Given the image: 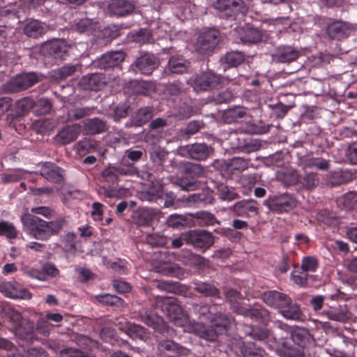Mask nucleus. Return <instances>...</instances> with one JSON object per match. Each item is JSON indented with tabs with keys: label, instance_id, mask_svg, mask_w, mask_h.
Returning a JSON list of instances; mask_svg holds the SVG:
<instances>
[{
	"label": "nucleus",
	"instance_id": "1",
	"mask_svg": "<svg viewBox=\"0 0 357 357\" xmlns=\"http://www.w3.org/2000/svg\"><path fill=\"white\" fill-rule=\"evenodd\" d=\"M21 221L26 233L33 238L47 241L52 236L58 235L67 226L63 217H59L52 221H46L36 215L24 214Z\"/></svg>",
	"mask_w": 357,
	"mask_h": 357
},
{
	"label": "nucleus",
	"instance_id": "2",
	"mask_svg": "<svg viewBox=\"0 0 357 357\" xmlns=\"http://www.w3.org/2000/svg\"><path fill=\"white\" fill-rule=\"evenodd\" d=\"M263 302L278 312L285 319L294 321L303 319V313L300 305L294 303L291 298L277 290H268L262 292L259 297Z\"/></svg>",
	"mask_w": 357,
	"mask_h": 357
},
{
	"label": "nucleus",
	"instance_id": "3",
	"mask_svg": "<svg viewBox=\"0 0 357 357\" xmlns=\"http://www.w3.org/2000/svg\"><path fill=\"white\" fill-rule=\"evenodd\" d=\"M226 299L230 303L232 311L238 314L264 324H267L270 321L271 312L269 310L257 303L253 305L242 303V294L237 290L233 289L227 290Z\"/></svg>",
	"mask_w": 357,
	"mask_h": 357
},
{
	"label": "nucleus",
	"instance_id": "4",
	"mask_svg": "<svg viewBox=\"0 0 357 357\" xmlns=\"http://www.w3.org/2000/svg\"><path fill=\"white\" fill-rule=\"evenodd\" d=\"M211 326H206L204 324L197 322H190V330L208 341L216 340L220 334L223 333L230 326V319L221 312H215L211 319Z\"/></svg>",
	"mask_w": 357,
	"mask_h": 357
},
{
	"label": "nucleus",
	"instance_id": "5",
	"mask_svg": "<svg viewBox=\"0 0 357 357\" xmlns=\"http://www.w3.org/2000/svg\"><path fill=\"white\" fill-rule=\"evenodd\" d=\"M155 306L160 308L175 325L183 326L187 321V316L180 302L174 297L156 296Z\"/></svg>",
	"mask_w": 357,
	"mask_h": 357
},
{
	"label": "nucleus",
	"instance_id": "6",
	"mask_svg": "<svg viewBox=\"0 0 357 357\" xmlns=\"http://www.w3.org/2000/svg\"><path fill=\"white\" fill-rule=\"evenodd\" d=\"M188 84L197 92H203L217 88L221 84V77L211 71L192 75Z\"/></svg>",
	"mask_w": 357,
	"mask_h": 357
},
{
	"label": "nucleus",
	"instance_id": "7",
	"mask_svg": "<svg viewBox=\"0 0 357 357\" xmlns=\"http://www.w3.org/2000/svg\"><path fill=\"white\" fill-rule=\"evenodd\" d=\"M39 76L33 72L24 73L17 75L3 86L6 93H13L24 91L38 83Z\"/></svg>",
	"mask_w": 357,
	"mask_h": 357
},
{
	"label": "nucleus",
	"instance_id": "8",
	"mask_svg": "<svg viewBox=\"0 0 357 357\" xmlns=\"http://www.w3.org/2000/svg\"><path fill=\"white\" fill-rule=\"evenodd\" d=\"M263 205L278 213H287L297 206L296 199L289 193L269 196L264 201Z\"/></svg>",
	"mask_w": 357,
	"mask_h": 357
},
{
	"label": "nucleus",
	"instance_id": "9",
	"mask_svg": "<svg viewBox=\"0 0 357 357\" xmlns=\"http://www.w3.org/2000/svg\"><path fill=\"white\" fill-rule=\"evenodd\" d=\"M204 174V169L199 164H190L185 170L182 177L176 179V183L183 190H196L199 185L198 178Z\"/></svg>",
	"mask_w": 357,
	"mask_h": 357
},
{
	"label": "nucleus",
	"instance_id": "10",
	"mask_svg": "<svg viewBox=\"0 0 357 357\" xmlns=\"http://www.w3.org/2000/svg\"><path fill=\"white\" fill-rule=\"evenodd\" d=\"M219 41V31L210 29L199 35L196 43V50L200 54H208L213 51Z\"/></svg>",
	"mask_w": 357,
	"mask_h": 357
},
{
	"label": "nucleus",
	"instance_id": "11",
	"mask_svg": "<svg viewBox=\"0 0 357 357\" xmlns=\"http://www.w3.org/2000/svg\"><path fill=\"white\" fill-rule=\"evenodd\" d=\"M187 244L195 248L206 250L214 243V236L211 232L204 229L190 230L186 232Z\"/></svg>",
	"mask_w": 357,
	"mask_h": 357
},
{
	"label": "nucleus",
	"instance_id": "12",
	"mask_svg": "<svg viewBox=\"0 0 357 357\" xmlns=\"http://www.w3.org/2000/svg\"><path fill=\"white\" fill-rule=\"evenodd\" d=\"M214 8L219 12L221 17H235L238 13L245 10L243 0H217Z\"/></svg>",
	"mask_w": 357,
	"mask_h": 357
},
{
	"label": "nucleus",
	"instance_id": "13",
	"mask_svg": "<svg viewBox=\"0 0 357 357\" xmlns=\"http://www.w3.org/2000/svg\"><path fill=\"white\" fill-rule=\"evenodd\" d=\"M140 320L149 327L153 328L155 331L165 335L168 333L169 328L163 318L158 316L152 310L142 309L139 312Z\"/></svg>",
	"mask_w": 357,
	"mask_h": 357
},
{
	"label": "nucleus",
	"instance_id": "14",
	"mask_svg": "<svg viewBox=\"0 0 357 357\" xmlns=\"http://www.w3.org/2000/svg\"><path fill=\"white\" fill-rule=\"evenodd\" d=\"M231 211L238 217L250 218L259 213V204L254 199H242L231 207Z\"/></svg>",
	"mask_w": 357,
	"mask_h": 357
},
{
	"label": "nucleus",
	"instance_id": "15",
	"mask_svg": "<svg viewBox=\"0 0 357 357\" xmlns=\"http://www.w3.org/2000/svg\"><path fill=\"white\" fill-rule=\"evenodd\" d=\"M10 330L18 339L26 342L33 343L38 340L34 323L26 319L13 325Z\"/></svg>",
	"mask_w": 357,
	"mask_h": 357
},
{
	"label": "nucleus",
	"instance_id": "16",
	"mask_svg": "<svg viewBox=\"0 0 357 357\" xmlns=\"http://www.w3.org/2000/svg\"><path fill=\"white\" fill-rule=\"evenodd\" d=\"M69 47L63 40H55L44 43L41 47L42 53L55 59L64 60L68 52Z\"/></svg>",
	"mask_w": 357,
	"mask_h": 357
},
{
	"label": "nucleus",
	"instance_id": "17",
	"mask_svg": "<svg viewBox=\"0 0 357 357\" xmlns=\"http://www.w3.org/2000/svg\"><path fill=\"white\" fill-rule=\"evenodd\" d=\"M40 174L48 181L61 183L64 181L65 170L51 162H45L39 170Z\"/></svg>",
	"mask_w": 357,
	"mask_h": 357
},
{
	"label": "nucleus",
	"instance_id": "18",
	"mask_svg": "<svg viewBox=\"0 0 357 357\" xmlns=\"http://www.w3.org/2000/svg\"><path fill=\"white\" fill-rule=\"evenodd\" d=\"M237 33L238 39L244 45H255L264 40V31L253 26L240 28Z\"/></svg>",
	"mask_w": 357,
	"mask_h": 357
},
{
	"label": "nucleus",
	"instance_id": "19",
	"mask_svg": "<svg viewBox=\"0 0 357 357\" xmlns=\"http://www.w3.org/2000/svg\"><path fill=\"white\" fill-rule=\"evenodd\" d=\"M106 77L101 73L87 74L82 77L79 86L86 91H100L106 84Z\"/></svg>",
	"mask_w": 357,
	"mask_h": 357
},
{
	"label": "nucleus",
	"instance_id": "20",
	"mask_svg": "<svg viewBox=\"0 0 357 357\" xmlns=\"http://www.w3.org/2000/svg\"><path fill=\"white\" fill-rule=\"evenodd\" d=\"M301 55V52L293 46L280 45L276 48L273 56L277 62L289 63L297 60Z\"/></svg>",
	"mask_w": 357,
	"mask_h": 357
},
{
	"label": "nucleus",
	"instance_id": "21",
	"mask_svg": "<svg viewBox=\"0 0 357 357\" xmlns=\"http://www.w3.org/2000/svg\"><path fill=\"white\" fill-rule=\"evenodd\" d=\"M158 58L152 54H145L138 57L134 63L136 69L146 75H151L158 67Z\"/></svg>",
	"mask_w": 357,
	"mask_h": 357
},
{
	"label": "nucleus",
	"instance_id": "22",
	"mask_svg": "<svg viewBox=\"0 0 357 357\" xmlns=\"http://www.w3.org/2000/svg\"><path fill=\"white\" fill-rule=\"evenodd\" d=\"M126 54L123 51L107 52L101 56L98 61V66L105 70L119 68L124 61Z\"/></svg>",
	"mask_w": 357,
	"mask_h": 357
},
{
	"label": "nucleus",
	"instance_id": "23",
	"mask_svg": "<svg viewBox=\"0 0 357 357\" xmlns=\"http://www.w3.org/2000/svg\"><path fill=\"white\" fill-rule=\"evenodd\" d=\"M164 195L162 180L155 179L151 181L148 188L142 191L140 194L142 200L148 202H155L158 199L162 198Z\"/></svg>",
	"mask_w": 357,
	"mask_h": 357
},
{
	"label": "nucleus",
	"instance_id": "24",
	"mask_svg": "<svg viewBox=\"0 0 357 357\" xmlns=\"http://www.w3.org/2000/svg\"><path fill=\"white\" fill-rule=\"evenodd\" d=\"M185 150L190 158L196 160H206L213 151V149L204 143H195L187 145Z\"/></svg>",
	"mask_w": 357,
	"mask_h": 357
},
{
	"label": "nucleus",
	"instance_id": "25",
	"mask_svg": "<svg viewBox=\"0 0 357 357\" xmlns=\"http://www.w3.org/2000/svg\"><path fill=\"white\" fill-rule=\"evenodd\" d=\"M79 132V126L76 124L68 125L58 132L55 140L62 145L68 144L77 139Z\"/></svg>",
	"mask_w": 357,
	"mask_h": 357
},
{
	"label": "nucleus",
	"instance_id": "26",
	"mask_svg": "<svg viewBox=\"0 0 357 357\" xmlns=\"http://www.w3.org/2000/svg\"><path fill=\"white\" fill-rule=\"evenodd\" d=\"M83 132L86 135H97L107 130V122L98 117L86 119L82 121Z\"/></svg>",
	"mask_w": 357,
	"mask_h": 357
},
{
	"label": "nucleus",
	"instance_id": "27",
	"mask_svg": "<svg viewBox=\"0 0 357 357\" xmlns=\"http://www.w3.org/2000/svg\"><path fill=\"white\" fill-rule=\"evenodd\" d=\"M108 8L113 15L122 17L131 13L135 6L128 0H113L109 3Z\"/></svg>",
	"mask_w": 357,
	"mask_h": 357
},
{
	"label": "nucleus",
	"instance_id": "28",
	"mask_svg": "<svg viewBox=\"0 0 357 357\" xmlns=\"http://www.w3.org/2000/svg\"><path fill=\"white\" fill-rule=\"evenodd\" d=\"M349 27L347 24L341 21H335L329 24L326 27V33L328 37L333 40H342L349 35Z\"/></svg>",
	"mask_w": 357,
	"mask_h": 357
},
{
	"label": "nucleus",
	"instance_id": "29",
	"mask_svg": "<svg viewBox=\"0 0 357 357\" xmlns=\"http://www.w3.org/2000/svg\"><path fill=\"white\" fill-rule=\"evenodd\" d=\"M249 116L247 109L243 107H234L224 111L222 119L226 123L242 121Z\"/></svg>",
	"mask_w": 357,
	"mask_h": 357
},
{
	"label": "nucleus",
	"instance_id": "30",
	"mask_svg": "<svg viewBox=\"0 0 357 357\" xmlns=\"http://www.w3.org/2000/svg\"><path fill=\"white\" fill-rule=\"evenodd\" d=\"M192 284L193 289L205 297L221 298L220 289L211 282L197 281Z\"/></svg>",
	"mask_w": 357,
	"mask_h": 357
},
{
	"label": "nucleus",
	"instance_id": "31",
	"mask_svg": "<svg viewBox=\"0 0 357 357\" xmlns=\"http://www.w3.org/2000/svg\"><path fill=\"white\" fill-rule=\"evenodd\" d=\"M167 155L168 152L160 147L153 149L150 152V160L153 163V171L154 172H159L163 175L164 163L166 162Z\"/></svg>",
	"mask_w": 357,
	"mask_h": 357
},
{
	"label": "nucleus",
	"instance_id": "32",
	"mask_svg": "<svg viewBox=\"0 0 357 357\" xmlns=\"http://www.w3.org/2000/svg\"><path fill=\"white\" fill-rule=\"evenodd\" d=\"M190 66V62L185 59L182 56L176 55L169 58L167 69L171 73L183 74L186 73Z\"/></svg>",
	"mask_w": 357,
	"mask_h": 357
},
{
	"label": "nucleus",
	"instance_id": "33",
	"mask_svg": "<svg viewBox=\"0 0 357 357\" xmlns=\"http://www.w3.org/2000/svg\"><path fill=\"white\" fill-rule=\"evenodd\" d=\"M242 357H265V350L254 342H243L240 346Z\"/></svg>",
	"mask_w": 357,
	"mask_h": 357
},
{
	"label": "nucleus",
	"instance_id": "34",
	"mask_svg": "<svg viewBox=\"0 0 357 357\" xmlns=\"http://www.w3.org/2000/svg\"><path fill=\"white\" fill-rule=\"evenodd\" d=\"M95 301L105 306L122 307L124 305V300L116 295L102 294L94 296Z\"/></svg>",
	"mask_w": 357,
	"mask_h": 357
},
{
	"label": "nucleus",
	"instance_id": "35",
	"mask_svg": "<svg viewBox=\"0 0 357 357\" xmlns=\"http://www.w3.org/2000/svg\"><path fill=\"white\" fill-rule=\"evenodd\" d=\"M125 333L132 339H139L144 340L148 337L146 329L135 323L127 322L123 326Z\"/></svg>",
	"mask_w": 357,
	"mask_h": 357
},
{
	"label": "nucleus",
	"instance_id": "36",
	"mask_svg": "<svg viewBox=\"0 0 357 357\" xmlns=\"http://www.w3.org/2000/svg\"><path fill=\"white\" fill-rule=\"evenodd\" d=\"M24 33L29 37L37 38L45 34V29L41 22L34 20L25 25Z\"/></svg>",
	"mask_w": 357,
	"mask_h": 357
},
{
	"label": "nucleus",
	"instance_id": "37",
	"mask_svg": "<svg viewBox=\"0 0 357 357\" xmlns=\"http://www.w3.org/2000/svg\"><path fill=\"white\" fill-rule=\"evenodd\" d=\"M153 116V110L151 107H144L138 109L132 117V121L135 126L139 127L146 124Z\"/></svg>",
	"mask_w": 357,
	"mask_h": 357
},
{
	"label": "nucleus",
	"instance_id": "38",
	"mask_svg": "<svg viewBox=\"0 0 357 357\" xmlns=\"http://www.w3.org/2000/svg\"><path fill=\"white\" fill-rule=\"evenodd\" d=\"M159 215V211L152 208H142L137 218V224L140 226L149 225Z\"/></svg>",
	"mask_w": 357,
	"mask_h": 357
},
{
	"label": "nucleus",
	"instance_id": "39",
	"mask_svg": "<svg viewBox=\"0 0 357 357\" xmlns=\"http://www.w3.org/2000/svg\"><path fill=\"white\" fill-rule=\"evenodd\" d=\"M213 200V192L209 190H202L199 193H194L189 197V201L197 205L211 204Z\"/></svg>",
	"mask_w": 357,
	"mask_h": 357
},
{
	"label": "nucleus",
	"instance_id": "40",
	"mask_svg": "<svg viewBox=\"0 0 357 357\" xmlns=\"http://www.w3.org/2000/svg\"><path fill=\"white\" fill-rule=\"evenodd\" d=\"M245 333L253 339L261 341L268 339L270 335V331L268 328L253 326H246Z\"/></svg>",
	"mask_w": 357,
	"mask_h": 357
},
{
	"label": "nucleus",
	"instance_id": "41",
	"mask_svg": "<svg viewBox=\"0 0 357 357\" xmlns=\"http://www.w3.org/2000/svg\"><path fill=\"white\" fill-rule=\"evenodd\" d=\"M197 223L201 227L213 226L215 224L220 225V221L215 215L207 211H199L194 215Z\"/></svg>",
	"mask_w": 357,
	"mask_h": 357
},
{
	"label": "nucleus",
	"instance_id": "42",
	"mask_svg": "<svg viewBox=\"0 0 357 357\" xmlns=\"http://www.w3.org/2000/svg\"><path fill=\"white\" fill-rule=\"evenodd\" d=\"M230 140L237 139L238 143L236 144H233L236 149H241L242 151L245 153H252L257 151L259 146L256 143L245 142L244 139L241 141L240 138L237 136L236 132L231 133L229 135Z\"/></svg>",
	"mask_w": 357,
	"mask_h": 357
},
{
	"label": "nucleus",
	"instance_id": "43",
	"mask_svg": "<svg viewBox=\"0 0 357 357\" xmlns=\"http://www.w3.org/2000/svg\"><path fill=\"white\" fill-rule=\"evenodd\" d=\"M135 176L149 181H153L155 179H164V175H162L159 172H154V171H153V167H149L146 165L143 166L140 169H137V172Z\"/></svg>",
	"mask_w": 357,
	"mask_h": 357
},
{
	"label": "nucleus",
	"instance_id": "44",
	"mask_svg": "<svg viewBox=\"0 0 357 357\" xmlns=\"http://www.w3.org/2000/svg\"><path fill=\"white\" fill-rule=\"evenodd\" d=\"M308 273L302 270L298 266H294V270L291 273L292 281L299 287H306L307 285Z\"/></svg>",
	"mask_w": 357,
	"mask_h": 357
},
{
	"label": "nucleus",
	"instance_id": "45",
	"mask_svg": "<svg viewBox=\"0 0 357 357\" xmlns=\"http://www.w3.org/2000/svg\"><path fill=\"white\" fill-rule=\"evenodd\" d=\"M300 183L307 190L315 188L319 183V178L317 173H305L300 178Z\"/></svg>",
	"mask_w": 357,
	"mask_h": 357
},
{
	"label": "nucleus",
	"instance_id": "46",
	"mask_svg": "<svg viewBox=\"0 0 357 357\" xmlns=\"http://www.w3.org/2000/svg\"><path fill=\"white\" fill-rule=\"evenodd\" d=\"M52 105L51 102L45 98H41L34 102L33 113L36 115H45L52 110Z\"/></svg>",
	"mask_w": 357,
	"mask_h": 357
},
{
	"label": "nucleus",
	"instance_id": "47",
	"mask_svg": "<svg viewBox=\"0 0 357 357\" xmlns=\"http://www.w3.org/2000/svg\"><path fill=\"white\" fill-rule=\"evenodd\" d=\"M218 192L220 199L223 201L231 202L240 197L234 188L225 185L218 186Z\"/></svg>",
	"mask_w": 357,
	"mask_h": 357
},
{
	"label": "nucleus",
	"instance_id": "48",
	"mask_svg": "<svg viewBox=\"0 0 357 357\" xmlns=\"http://www.w3.org/2000/svg\"><path fill=\"white\" fill-rule=\"evenodd\" d=\"M183 347L178 344L170 340H164L160 341L158 344V349L160 353H165L166 351H172L176 354L181 352Z\"/></svg>",
	"mask_w": 357,
	"mask_h": 357
},
{
	"label": "nucleus",
	"instance_id": "49",
	"mask_svg": "<svg viewBox=\"0 0 357 357\" xmlns=\"http://www.w3.org/2000/svg\"><path fill=\"white\" fill-rule=\"evenodd\" d=\"M115 167L119 177L121 176H134L137 172V168L134 164L127 163L123 159L120 165Z\"/></svg>",
	"mask_w": 357,
	"mask_h": 357
},
{
	"label": "nucleus",
	"instance_id": "50",
	"mask_svg": "<svg viewBox=\"0 0 357 357\" xmlns=\"http://www.w3.org/2000/svg\"><path fill=\"white\" fill-rule=\"evenodd\" d=\"M96 27V23L89 18L81 19L75 24V29L80 33H91Z\"/></svg>",
	"mask_w": 357,
	"mask_h": 357
},
{
	"label": "nucleus",
	"instance_id": "51",
	"mask_svg": "<svg viewBox=\"0 0 357 357\" xmlns=\"http://www.w3.org/2000/svg\"><path fill=\"white\" fill-rule=\"evenodd\" d=\"M224 59L229 66L236 67L244 62L245 56L241 52H230L225 54Z\"/></svg>",
	"mask_w": 357,
	"mask_h": 357
},
{
	"label": "nucleus",
	"instance_id": "52",
	"mask_svg": "<svg viewBox=\"0 0 357 357\" xmlns=\"http://www.w3.org/2000/svg\"><path fill=\"white\" fill-rule=\"evenodd\" d=\"M0 236L13 239L17 236V231L13 223L7 221H0Z\"/></svg>",
	"mask_w": 357,
	"mask_h": 357
},
{
	"label": "nucleus",
	"instance_id": "53",
	"mask_svg": "<svg viewBox=\"0 0 357 357\" xmlns=\"http://www.w3.org/2000/svg\"><path fill=\"white\" fill-rule=\"evenodd\" d=\"M317 220L319 223L326 226H331L336 222L335 215L327 209L319 210L316 215Z\"/></svg>",
	"mask_w": 357,
	"mask_h": 357
},
{
	"label": "nucleus",
	"instance_id": "54",
	"mask_svg": "<svg viewBox=\"0 0 357 357\" xmlns=\"http://www.w3.org/2000/svg\"><path fill=\"white\" fill-rule=\"evenodd\" d=\"M16 107L20 115H24L31 110L33 112L34 101L29 97L22 98L16 102Z\"/></svg>",
	"mask_w": 357,
	"mask_h": 357
},
{
	"label": "nucleus",
	"instance_id": "55",
	"mask_svg": "<svg viewBox=\"0 0 357 357\" xmlns=\"http://www.w3.org/2000/svg\"><path fill=\"white\" fill-rule=\"evenodd\" d=\"M98 144L96 140L92 138H84L78 143V149L79 151L86 153H93L97 151Z\"/></svg>",
	"mask_w": 357,
	"mask_h": 357
},
{
	"label": "nucleus",
	"instance_id": "56",
	"mask_svg": "<svg viewBox=\"0 0 357 357\" xmlns=\"http://www.w3.org/2000/svg\"><path fill=\"white\" fill-rule=\"evenodd\" d=\"M146 156V151L143 149H129L125 151L123 160L127 162L128 160L131 161L132 164L139 162L142 159L143 157Z\"/></svg>",
	"mask_w": 357,
	"mask_h": 357
},
{
	"label": "nucleus",
	"instance_id": "57",
	"mask_svg": "<svg viewBox=\"0 0 357 357\" xmlns=\"http://www.w3.org/2000/svg\"><path fill=\"white\" fill-rule=\"evenodd\" d=\"M319 266V261L316 257L306 256L302 259L301 269L309 272H315Z\"/></svg>",
	"mask_w": 357,
	"mask_h": 357
},
{
	"label": "nucleus",
	"instance_id": "58",
	"mask_svg": "<svg viewBox=\"0 0 357 357\" xmlns=\"http://www.w3.org/2000/svg\"><path fill=\"white\" fill-rule=\"evenodd\" d=\"M129 109V105L126 104H119L114 108L111 114V116L114 121L119 122L122 119H125L128 116Z\"/></svg>",
	"mask_w": 357,
	"mask_h": 357
},
{
	"label": "nucleus",
	"instance_id": "59",
	"mask_svg": "<svg viewBox=\"0 0 357 357\" xmlns=\"http://www.w3.org/2000/svg\"><path fill=\"white\" fill-rule=\"evenodd\" d=\"M249 160L243 158H233L229 160V167L231 170L242 172L248 168Z\"/></svg>",
	"mask_w": 357,
	"mask_h": 357
},
{
	"label": "nucleus",
	"instance_id": "60",
	"mask_svg": "<svg viewBox=\"0 0 357 357\" xmlns=\"http://www.w3.org/2000/svg\"><path fill=\"white\" fill-rule=\"evenodd\" d=\"M102 175L105 181L112 184L118 183L119 181V176L115 166H109L106 168Z\"/></svg>",
	"mask_w": 357,
	"mask_h": 357
},
{
	"label": "nucleus",
	"instance_id": "61",
	"mask_svg": "<svg viewBox=\"0 0 357 357\" xmlns=\"http://www.w3.org/2000/svg\"><path fill=\"white\" fill-rule=\"evenodd\" d=\"M155 268L158 273L168 276L173 275L176 271V266L166 261L160 262Z\"/></svg>",
	"mask_w": 357,
	"mask_h": 357
},
{
	"label": "nucleus",
	"instance_id": "62",
	"mask_svg": "<svg viewBox=\"0 0 357 357\" xmlns=\"http://www.w3.org/2000/svg\"><path fill=\"white\" fill-rule=\"evenodd\" d=\"M146 242L152 245L155 247H162L165 246L167 243V239L165 236L162 235H160L158 234H151L147 235Z\"/></svg>",
	"mask_w": 357,
	"mask_h": 357
},
{
	"label": "nucleus",
	"instance_id": "63",
	"mask_svg": "<svg viewBox=\"0 0 357 357\" xmlns=\"http://www.w3.org/2000/svg\"><path fill=\"white\" fill-rule=\"evenodd\" d=\"M167 225L172 228H179L187 225V219L181 215L173 214L167 220Z\"/></svg>",
	"mask_w": 357,
	"mask_h": 357
},
{
	"label": "nucleus",
	"instance_id": "64",
	"mask_svg": "<svg viewBox=\"0 0 357 357\" xmlns=\"http://www.w3.org/2000/svg\"><path fill=\"white\" fill-rule=\"evenodd\" d=\"M128 262L124 259H118L110 264V268L119 275H126L128 273Z\"/></svg>",
	"mask_w": 357,
	"mask_h": 357
}]
</instances>
